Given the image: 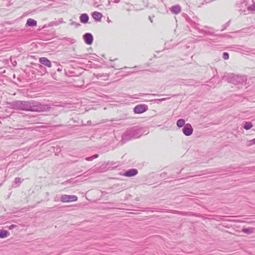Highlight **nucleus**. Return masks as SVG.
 <instances>
[{"mask_svg":"<svg viewBox=\"0 0 255 255\" xmlns=\"http://www.w3.org/2000/svg\"><path fill=\"white\" fill-rule=\"evenodd\" d=\"M77 199V197L75 195H64L61 198V201L65 203L75 202L76 201Z\"/></svg>","mask_w":255,"mask_h":255,"instance_id":"nucleus-1","label":"nucleus"},{"mask_svg":"<svg viewBox=\"0 0 255 255\" xmlns=\"http://www.w3.org/2000/svg\"><path fill=\"white\" fill-rule=\"evenodd\" d=\"M147 110V106L144 105H138L134 108L135 114H142Z\"/></svg>","mask_w":255,"mask_h":255,"instance_id":"nucleus-2","label":"nucleus"},{"mask_svg":"<svg viewBox=\"0 0 255 255\" xmlns=\"http://www.w3.org/2000/svg\"><path fill=\"white\" fill-rule=\"evenodd\" d=\"M183 132L187 136L190 135L193 132V128L190 124H187L183 129Z\"/></svg>","mask_w":255,"mask_h":255,"instance_id":"nucleus-3","label":"nucleus"},{"mask_svg":"<svg viewBox=\"0 0 255 255\" xmlns=\"http://www.w3.org/2000/svg\"><path fill=\"white\" fill-rule=\"evenodd\" d=\"M84 39L85 43L88 45H91L93 43V37L90 33H86L84 35Z\"/></svg>","mask_w":255,"mask_h":255,"instance_id":"nucleus-4","label":"nucleus"},{"mask_svg":"<svg viewBox=\"0 0 255 255\" xmlns=\"http://www.w3.org/2000/svg\"><path fill=\"white\" fill-rule=\"evenodd\" d=\"M39 61L41 64L44 65L48 67H51L52 66L50 61L46 57H41L39 58Z\"/></svg>","mask_w":255,"mask_h":255,"instance_id":"nucleus-5","label":"nucleus"},{"mask_svg":"<svg viewBox=\"0 0 255 255\" xmlns=\"http://www.w3.org/2000/svg\"><path fill=\"white\" fill-rule=\"evenodd\" d=\"M138 171L136 169H131L124 173V176L126 177H131L136 175Z\"/></svg>","mask_w":255,"mask_h":255,"instance_id":"nucleus-6","label":"nucleus"},{"mask_svg":"<svg viewBox=\"0 0 255 255\" xmlns=\"http://www.w3.org/2000/svg\"><path fill=\"white\" fill-rule=\"evenodd\" d=\"M102 14L98 11H95L92 14V16L94 19L97 21H100L102 17Z\"/></svg>","mask_w":255,"mask_h":255,"instance_id":"nucleus-7","label":"nucleus"},{"mask_svg":"<svg viewBox=\"0 0 255 255\" xmlns=\"http://www.w3.org/2000/svg\"><path fill=\"white\" fill-rule=\"evenodd\" d=\"M80 20L82 23H86L89 20V16L87 14L83 13L80 16Z\"/></svg>","mask_w":255,"mask_h":255,"instance_id":"nucleus-8","label":"nucleus"},{"mask_svg":"<svg viewBox=\"0 0 255 255\" xmlns=\"http://www.w3.org/2000/svg\"><path fill=\"white\" fill-rule=\"evenodd\" d=\"M26 24L28 26H36V25L37 22L35 20H34L33 19L29 18L27 20Z\"/></svg>","mask_w":255,"mask_h":255,"instance_id":"nucleus-9","label":"nucleus"},{"mask_svg":"<svg viewBox=\"0 0 255 255\" xmlns=\"http://www.w3.org/2000/svg\"><path fill=\"white\" fill-rule=\"evenodd\" d=\"M8 234V232L6 230H0V238L2 239L6 238Z\"/></svg>","mask_w":255,"mask_h":255,"instance_id":"nucleus-10","label":"nucleus"},{"mask_svg":"<svg viewBox=\"0 0 255 255\" xmlns=\"http://www.w3.org/2000/svg\"><path fill=\"white\" fill-rule=\"evenodd\" d=\"M171 11L174 13H178L181 11V8L179 5L173 6L171 8Z\"/></svg>","mask_w":255,"mask_h":255,"instance_id":"nucleus-11","label":"nucleus"},{"mask_svg":"<svg viewBox=\"0 0 255 255\" xmlns=\"http://www.w3.org/2000/svg\"><path fill=\"white\" fill-rule=\"evenodd\" d=\"M253 127L252 123L249 122H245L244 125V128L246 130L251 129Z\"/></svg>","mask_w":255,"mask_h":255,"instance_id":"nucleus-12","label":"nucleus"},{"mask_svg":"<svg viewBox=\"0 0 255 255\" xmlns=\"http://www.w3.org/2000/svg\"><path fill=\"white\" fill-rule=\"evenodd\" d=\"M185 124V121L183 119H179L177 122V126L179 127H182Z\"/></svg>","mask_w":255,"mask_h":255,"instance_id":"nucleus-13","label":"nucleus"},{"mask_svg":"<svg viewBox=\"0 0 255 255\" xmlns=\"http://www.w3.org/2000/svg\"><path fill=\"white\" fill-rule=\"evenodd\" d=\"M223 57L225 60H227L229 58V55L228 53L224 52L223 54Z\"/></svg>","mask_w":255,"mask_h":255,"instance_id":"nucleus-14","label":"nucleus"},{"mask_svg":"<svg viewBox=\"0 0 255 255\" xmlns=\"http://www.w3.org/2000/svg\"><path fill=\"white\" fill-rule=\"evenodd\" d=\"M98 157V154H95V155H93V156H91V157H89V158H87L86 159H87V160H91V159H93V158H97V157Z\"/></svg>","mask_w":255,"mask_h":255,"instance_id":"nucleus-15","label":"nucleus"},{"mask_svg":"<svg viewBox=\"0 0 255 255\" xmlns=\"http://www.w3.org/2000/svg\"><path fill=\"white\" fill-rule=\"evenodd\" d=\"M16 227V225H11L8 227V229L12 230V229L15 228Z\"/></svg>","mask_w":255,"mask_h":255,"instance_id":"nucleus-16","label":"nucleus"},{"mask_svg":"<svg viewBox=\"0 0 255 255\" xmlns=\"http://www.w3.org/2000/svg\"><path fill=\"white\" fill-rule=\"evenodd\" d=\"M250 145H253V144H255V138L254 139H253V140H252L251 141H250Z\"/></svg>","mask_w":255,"mask_h":255,"instance_id":"nucleus-17","label":"nucleus"},{"mask_svg":"<svg viewBox=\"0 0 255 255\" xmlns=\"http://www.w3.org/2000/svg\"><path fill=\"white\" fill-rule=\"evenodd\" d=\"M26 110H30L31 111H38L37 110H34V109H26Z\"/></svg>","mask_w":255,"mask_h":255,"instance_id":"nucleus-18","label":"nucleus"},{"mask_svg":"<svg viewBox=\"0 0 255 255\" xmlns=\"http://www.w3.org/2000/svg\"><path fill=\"white\" fill-rule=\"evenodd\" d=\"M248 229H246L245 232H247V231H248Z\"/></svg>","mask_w":255,"mask_h":255,"instance_id":"nucleus-19","label":"nucleus"}]
</instances>
